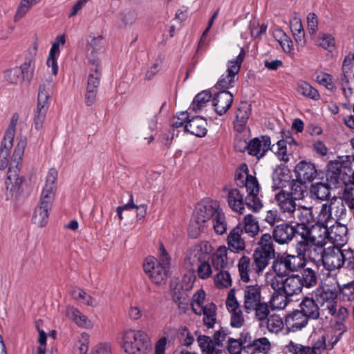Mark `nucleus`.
Here are the masks:
<instances>
[{
    "mask_svg": "<svg viewBox=\"0 0 354 354\" xmlns=\"http://www.w3.org/2000/svg\"><path fill=\"white\" fill-rule=\"evenodd\" d=\"M53 79L46 80L40 84L38 92V104L34 117V126L37 130L43 127L48 107V100L53 94Z\"/></svg>",
    "mask_w": 354,
    "mask_h": 354,
    "instance_id": "10",
    "label": "nucleus"
},
{
    "mask_svg": "<svg viewBox=\"0 0 354 354\" xmlns=\"http://www.w3.org/2000/svg\"><path fill=\"white\" fill-rule=\"evenodd\" d=\"M234 179L237 185L246 188V205L253 212H259L263 207V203L259 196L260 187L257 179L251 174L241 172H236Z\"/></svg>",
    "mask_w": 354,
    "mask_h": 354,
    "instance_id": "7",
    "label": "nucleus"
},
{
    "mask_svg": "<svg viewBox=\"0 0 354 354\" xmlns=\"http://www.w3.org/2000/svg\"><path fill=\"white\" fill-rule=\"evenodd\" d=\"M346 216V209L344 201L341 198L333 197L329 201L322 204L318 214L321 222H330L344 218Z\"/></svg>",
    "mask_w": 354,
    "mask_h": 354,
    "instance_id": "11",
    "label": "nucleus"
},
{
    "mask_svg": "<svg viewBox=\"0 0 354 354\" xmlns=\"http://www.w3.org/2000/svg\"><path fill=\"white\" fill-rule=\"evenodd\" d=\"M281 161L288 162L289 155L287 153V146L284 145L283 141H278L276 145H272L271 149Z\"/></svg>",
    "mask_w": 354,
    "mask_h": 354,
    "instance_id": "62",
    "label": "nucleus"
},
{
    "mask_svg": "<svg viewBox=\"0 0 354 354\" xmlns=\"http://www.w3.org/2000/svg\"><path fill=\"white\" fill-rule=\"evenodd\" d=\"M65 43V35H57L55 38V41L53 43L50 50L46 64L48 67L51 68V73L54 75H56L58 72V65L57 60L60 54L59 46H64Z\"/></svg>",
    "mask_w": 354,
    "mask_h": 354,
    "instance_id": "29",
    "label": "nucleus"
},
{
    "mask_svg": "<svg viewBox=\"0 0 354 354\" xmlns=\"http://www.w3.org/2000/svg\"><path fill=\"white\" fill-rule=\"evenodd\" d=\"M271 344L268 338L261 337L244 346V351L248 354L266 353L270 351Z\"/></svg>",
    "mask_w": 354,
    "mask_h": 354,
    "instance_id": "38",
    "label": "nucleus"
},
{
    "mask_svg": "<svg viewBox=\"0 0 354 354\" xmlns=\"http://www.w3.org/2000/svg\"><path fill=\"white\" fill-rule=\"evenodd\" d=\"M57 171L55 168H50L48 170L39 202L41 205L44 204L52 207L57 189Z\"/></svg>",
    "mask_w": 354,
    "mask_h": 354,
    "instance_id": "17",
    "label": "nucleus"
},
{
    "mask_svg": "<svg viewBox=\"0 0 354 354\" xmlns=\"http://www.w3.org/2000/svg\"><path fill=\"white\" fill-rule=\"evenodd\" d=\"M274 199L280 211L288 220L294 217V212L297 206L294 198L288 195V193L281 190L275 194Z\"/></svg>",
    "mask_w": 354,
    "mask_h": 354,
    "instance_id": "21",
    "label": "nucleus"
},
{
    "mask_svg": "<svg viewBox=\"0 0 354 354\" xmlns=\"http://www.w3.org/2000/svg\"><path fill=\"white\" fill-rule=\"evenodd\" d=\"M253 261L255 269L259 273H262L265 268L268 266L269 262L271 259H274L269 255L261 253L254 250L252 254Z\"/></svg>",
    "mask_w": 354,
    "mask_h": 354,
    "instance_id": "49",
    "label": "nucleus"
},
{
    "mask_svg": "<svg viewBox=\"0 0 354 354\" xmlns=\"http://www.w3.org/2000/svg\"><path fill=\"white\" fill-rule=\"evenodd\" d=\"M289 296L286 295L283 292H281L279 291H274L272 295L270 303L272 308L274 310H283L284 309L288 303V297Z\"/></svg>",
    "mask_w": 354,
    "mask_h": 354,
    "instance_id": "54",
    "label": "nucleus"
},
{
    "mask_svg": "<svg viewBox=\"0 0 354 354\" xmlns=\"http://www.w3.org/2000/svg\"><path fill=\"white\" fill-rule=\"evenodd\" d=\"M158 252V259L152 257L145 259L143 269L153 282L160 284L165 282L168 277L171 259L162 244L160 245Z\"/></svg>",
    "mask_w": 354,
    "mask_h": 354,
    "instance_id": "3",
    "label": "nucleus"
},
{
    "mask_svg": "<svg viewBox=\"0 0 354 354\" xmlns=\"http://www.w3.org/2000/svg\"><path fill=\"white\" fill-rule=\"evenodd\" d=\"M308 323V319L299 310H295L288 313L285 319V324L288 331L295 333L301 330Z\"/></svg>",
    "mask_w": 354,
    "mask_h": 354,
    "instance_id": "27",
    "label": "nucleus"
},
{
    "mask_svg": "<svg viewBox=\"0 0 354 354\" xmlns=\"http://www.w3.org/2000/svg\"><path fill=\"white\" fill-rule=\"evenodd\" d=\"M137 19L138 15L136 11L125 10L119 14L117 25L120 28H126L133 25Z\"/></svg>",
    "mask_w": 354,
    "mask_h": 354,
    "instance_id": "47",
    "label": "nucleus"
},
{
    "mask_svg": "<svg viewBox=\"0 0 354 354\" xmlns=\"http://www.w3.org/2000/svg\"><path fill=\"white\" fill-rule=\"evenodd\" d=\"M288 193L296 201L303 199L306 193V186L300 180H292L290 183V191Z\"/></svg>",
    "mask_w": 354,
    "mask_h": 354,
    "instance_id": "52",
    "label": "nucleus"
},
{
    "mask_svg": "<svg viewBox=\"0 0 354 354\" xmlns=\"http://www.w3.org/2000/svg\"><path fill=\"white\" fill-rule=\"evenodd\" d=\"M197 342L202 354H223L221 348L216 346L215 342L208 336L201 335L197 338Z\"/></svg>",
    "mask_w": 354,
    "mask_h": 354,
    "instance_id": "44",
    "label": "nucleus"
},
{
    "mask_svg": "<svg viewBox=\"0 0 354 354\" xmlns=\"http://www.w3.org/2000/svg\"><path fill=\"white\" fill-rule=\"evenodd\" d=\"M302 268L303 263L297 254H278L274 258L271 266L274 274L267 275L266 283L270 287H278L281 279L286 277L290 272H297Z\"/></svg>",
    "mask_w": 354,
    "mask_h": 354,
    "instance_id": "1",
    "label": "nucleus"
},
{
    "mask_svg": "<svg viewBox=\"0 0 354 354\" xmlns=\"http://www.w3.org/2000/svg\"><path fill=\"white\" fill-rule=\"evenodd\" d=\"M328 223L321 222L317 216V223L310 229L299 232L302 239L311 241L320 246H324L328 243Z\"/></svg>",
    "mask_w": 354,
    "mask_h": 354,
    "instance_id": "15",
    "label": "nucleus"
},
{
    "mask_svg": "<svg viewBox=\"0 0 354 354\" xmlns=\"http://www.w3.org/2000/svg\"><path fill=\"white\" fill-rule=\"evenodd\" d=\"M245 56V50L243 48H241L240 53L236 59L228 61L227 74L222 75L216 84L218 89L227 91V89L234 86L235 82L238 80L237 75L240 71Z\"/></svg>",
    "mask_w": 354,
    "mask_h": 354,
    "instance_id": "13",
    "label": "nucleus"
},
{
    "mask_svg": "<svg viewBox=\"0 0 354 354\" xmlns=\"http://www.w3.org/2000/svg\"><path fill=\"white\" fill-rule=\"evenodd\" d=\"M297 91L299 94L311 99L315 100L319 97L317 91L306 82L298 83Z\"/></svg>",
    "mask_w": 354,
    "mask_h": 354,
    "instance_id": "58",
    "label": "nucleus"
},
{
    "mask_svg": "<svg viewBox=\"0 0 354 354\" xmlns=\"http://www.w3.org/2000/svg\"><path fill=\"white\" fill-rule=\"evenodd\" d=\"M299 180L304 182H311L316 178L317 170L315 166L309 162L301 161L295 167Z\"/></svg>",
    "mask_w": 354,
    "mask_h": 354,
    "instance_id": "35",
    "label": "nucleus"
},
{
    "mask_svg": "<svg viewBox=\"0 0 354 354\" xmlns=\"http://www.w3.org/2000/svg\"><path fill=\"white\" fill-rule=\"evenodd\" d=\"M348 241V229L346 225L335 222L328 227V242L335 246H343Z\"/></svg>",
    "mask_w": 354,
    "mask_h": 354,
    "instance_id": "26",
    "label": "nucleus"
},
{
    "mask_svg": "<svg viewBox=\"0 0 354 354\" xmlns=\"http://www.w3.org/2000/svg\"><path fill=\"white\" fill-rule=\"evenodd\" d=\"M221 209L216 201H209L198 205L191 220L188 233L192 238H197L205 227V224L212 220Z\"/></svg>",
    "mask_w": 354,
    "mask_h": 354,
    "instance_id": "6",
    "label": "nucleus"
},
{
    "mask_svg": "<svg viewBox=\"0 0 354 354\" xmlns=\"http://www.w3.org/2000/svg\"><path fill=\"white\" fill-rule=\"evenodd\" d=\"M196 313L198 315H203V323L209 328H212L216 320V306L212 302L206 304L203 307L200 308Z\"/></svg>",
    "mask_w": 354,
    "mask_h": 354,
    "instance_id": "40",
    "label": "nucleus"
},
{
    "mask_svg": "<svg viewBox=\"0 0 354 354\" xmlns=\"http://www.w3.org/2000/svg\"><path fill=\"white\" fill-rule=\"evenodd\" d=\"M65 315L71 320L74 322L80 327H85L87 324V317L82 314L77 309L68 306L64 310Z\"/></svg>",
    "mask_w": 354,
    "mask_h": 354,
    "instance_id": "50",
    "label": "nucleus"
},
{
    "mask_svg": "<svg viewBox=\"0 0 354 354\" xmlns=\"http://www.w3.org/2000/svg\"><path fill=\"white\" fill-rule=\"evenodd\" d=\"M246 342H243L241 339L228 337L226 348L231 354H239L242 349L244 350Z\"/></svg>",
    "mask_w": 354,
    "mask_h": 354,
    "instance_id": "61",
    "label": "nucleus"
},
{
    "mask_svg": "<svg viewBox=\"0 0 354 354\" xmlns=\"http://www.w3.org/2000/svg\"><path fill=\"white\" fill-rule=\"evenodd\" d=\"M299 274L302 288H310L317 283V272L310 268H304Z\"/></svg>",
    "mask_w": 354,
    "mask_h": 354,
    "instance_id": "45",
    "label": "nucleus"
},
{
    "mask_svg": "<svg viewBox=\"0 0 354 354\" xmlns=\"http://www.w3.org/2000/svg\"><path fill=\"white\" fill-rule=\"evenodd\" d=\"M185 131L197 137H203L207 133L206 122L201 117H195L185 124Z\"/></svg>",
    "mask_w": 354,
    "mask_h": 354,
    "instance_id": "37",
    "label": "nucleus"
},
{
    "mask_svg": "<svg viewBox=\"0 0 354 354\" xmlns=\"http://www.w3.org/2000/svg\"><path fill=\"white\" fill-rule=\"evenodd\" d=\"M234 96L228 91H223L214 95L212 99L215 111L219 115L225 114L231 107Z\"/></svg>",
    "mask_w": 354,
    "mask_h": 354,
    "instance_id": "30",
    "label": "nucleus"
},
{
    "mask_svg": "<svg viewBox=\"0 0 354 354\" xmlns=\"http://www.w3.org/2000/svg\"><path fill=\"white\" fill-rule=\"evenodd\" d=\"M315 243L302 239L295 246L297 256L301 259L303 268L306 265V259L308 258L312 261H322V257L325 254L326 248Z\"/></svg>",
    "mask_w": 354,
    "mask_h": 354,
    "instance_id": "16",
    "label": "nucleus"
},
{
    "mask_svg": "<svg viewBox=\"0 0 354 354\" xmlns=\"http://www.w3.org/2000/svg\"><path fill=\"white\" fill-rule=\"evenodd\" d=\"M212 98V95L208 91H203L197 94L194 98L190 109L197 113L205 107Z\"/></svg>",
    "mask_w": 354,
    "mask_h": 354,
    "instance_id": "51",
    "label": "nucleus"
},
{
    "mask_svg": "<svg viewBox=\"0 0 354 354\" xmlns=\"http://www.w3.org/2000/svg\"><path fill=\"white\" fill-rule=\"evenodd\" d=\"M205 298V292L203 290L200 289L195 292L192 297L191 306L194 313H198L200 308L203 307Z\"/></svg>",
    "mask_w": 354,
    "mask_h": 354,
    "instance_id": "63",
    "label": "nucleus"
},
{
    "mask_svg": "<svg viewBox=\"0 0 354 354\" xmlns=\"http://www.w3.org/2000/svg\"><path fill=\"white\" fill-rule=\"evenodd\" d=\"M280 284L276 287H271L274 291H279L288 296L298 295L302 291V286L298 274H292L280 279Z\"/></svg>",
    "mask_w": 354,
    "mask_h": 354,
    "instance_id": "20",
    "label": "nucleus"
},
{
    "mask_svg": "<svg viewBox=\"0 0 354 354\" xmlns=\"http://www.w3.org/2000/svg\"><path fill=\"white\" fill-rule=\"evenodd\" d=\"M313 221V214L311 207L305 206H297L294 212V217L290 218L289 222L297 223V227L300 231L306 230L307 224Z\"/></svg>",
    "mask_w": 354,
    "mask_h": 354,
    "instance_id": "28",
    "label": "nucleus"
},
{
    "mask_svg": "<svg viewBox=\"0 0 354 354\" xmlns=\"http://www.w3.org/2000/svg\"><path fill=\"white\" fill-rule=\"evenodd\" d=\"M353 259L354 250L333 246L326 248L325 254L322 257V263L324 268L333 271L342 268L346 260L351 261Z\"/></svg>",
    "mask_w": 354,
    "mask_h": 354,
    "instance_id": "9",
    "label": "nucleus"
},
{
    "mask_svg": "<svg viewBox=\"0 0 354 354\" xmlns=\"http://www.w3.org/2000/svg\"><path fill=\"white\" fill-rule=\"evenodd\" d=\"M227 201L229 207L235 212L243 214L245 209V198L236 188H231L227 190Z\"/></svg>",
    "mask_w": 354,
    "mask_h": 354,
    "instance_id": "34",
    "label": "nucleus"
},
{
    "mask_svg": "<svg viewBox=\"0 0 354 354\" xmlns=\"http://www.w3.org/2000/svg\"><path fill=\"white\" fill-rule=\"evenodd\" d=\"M288 169H277L273 174V182L274 185L279 188L285 186L284 183L290 178Z\"/></svg>",
    "mask_w": 354,
    "mask_h": 354,
    "instance_id": "59",
    "label": "nucleus"
},
{
    "mask_svg": "<svg viewBox=\"0 0 354 354\" xmlns=\"http://www.w3.org/2000/svg\"><path fill=\"white\" fill-rule=\"evenodd\" d=\"M237 268L240 278L243 282H248L250 280V277L261 274L255 269L250 257L245 255L239 259Z\"/></svg>",
    "mask_w": 354,
    "mask_h": 354,
    "instance_id": "32",
    "label": "nucleus"
},
{
    "mask_svg": "<svg viewBox=\"0 0 354 354\" xmlns=\"http://www.w3.org/2000/svg\"><path fill=\"white\" fill-rule=\"evenodd\" d=\"M243 232H245L248 236L254 237L259 232V222L256 217L252 214L245 216L243 221Z\"/></svg>",
    "mask_w": 354,
    "mask_h": 354,
    "instance_id": "46",
    "label": "nucleus"
},
{
    "mask_svg": "<svg viewBox=\"0 0 354 354\" xmlns=\"http://www.w3.org/2000/svg\"><path fill=\"white\" fill-rule=\"evenodd\" d=\"M243 308L247 313H254L255 318L262 322L270 314L268 303L263 300L259 285L247 286L243 289Z\"/></svg>",
    "mask_w": 354,
    "mask_h": 354,
    "instance_id": "4",
    "label": "nucleus"
},
{
    "mask_svg": "<svg viewBox=\"0 0 354 354\" xmlns=\"http://www.w3.org/2000/svg\"><path fill=\"white\" fill-rule=\"evenodd\" d=\"M263 322H266L268 331L272 333H277L281 331L283 326L282 319L276 314L268 315Z\"/></svg>",
    "mask_w": 354,
    "mask_h": 354,
    "instance_id": "55",
    "label": "nucleus"
},
{
    "mask_svg": "<svg viewBox=\"0 0 354 354\" xmlns=\"http://www.w3.org/2000/svg\"><path fill=\"white\" fill-rule=\"evenodd\" d=\"M316 295L322 315L326 318L330 315L336 322H344L348 317V309L339 304L335 290L328 286L322 287L317 290Z\"/></svg>",
    "mask_w": 354,
    "mask_h": 354,
    "instance_id": "2",
    "label": "nucleus"
},
{
    "mask_svg": "<svg viewBox=\"0 0 354 354\" xmlns=\"http://www.w3.org/2000/svg\"><path fill=\"white\" fill-rule=\"evenodd\" d=\"M333 187L328 186V184L317 183H313L310 186V196L313 198H315L319 201L327 200L330 196V189Z\"/></svg>",
    "mask_w": 354,
    "mask_h": 354,
    "instance_id": "43",
    "label": "nucleus"
},
{
    "mask_svg": "<svg viewBox=\"0 0 354 354\" xmlns=\"http://www.w3.org/2000/svg\"><path fill=\"white\" fill-rule=\"evenodd\" d=\"M290 222L282 223L277 225L272 231V237L275 242L280 245L288 244L292 241L296 234L301 231L290 225Z\"/></svg>",
    "mask_w": 354,
    "mask_h": 354,
    "instance_id": "18",
    "label": "nucleus"
},
{
    "mask_svg": "<svg viewBox=\"0 0 354 354\" xmlns=\"http://www.w3.org/2000/svg\"><path fill=\"white\" fill-rule=\"evenodd\" d=\"M120 344L127 354H148L151 341L145 331L129 328L121 333Z\"/></svg>",
    "mask_w": 354,
    "mask_h": 354,
    "instance_id": "5",
    "label": "nucleus"
},
{
    "mask_svg": "<svg viewBox=\"0 0 354 354\" xmlns=\"http://www.w3.org/2000/svg\"><path fill=\"white\" fill-rule=\"evenodd\" d=\"M100 59L93 56L90 58V99L95 98L101 81Z\"/></svg>",
    "mask_w": 354,
    "mask_h": 354,
    "instance_id": "23",
    "label": "nucleus"
},
{
    "mask_svg": "<svg viewBox=\"0 0 354 354\" xmlns=\"http://www.w3.org/2000/svg\"><path fill=\"white\" fill-rule=\"evenodd\" d=\"M228 249L226 246H219L213 253L211 259L213 268L216 270H226L232 262L227 257Z\"/></svg>",
    "mask_w": 354,
    "mask_h": 354,
    "instance_id": "33",
    "label": "nucleus"
},
{
    "mask_svg": "<svg viewBox=\"0 0 354 354\" xmlns=\"http://www.w3.org/2000/svg\"><path fill=\"white\" fill-rule=\"evenodd\" d=\"M290 354H322L326 348V337L324 335L313 339L310 344H303L292 340L288 342L285 346Z\"/></svg>",
    "mask_w": 354,
    "mask_h": 354,
    "instance_id": "14",
    "label": "nucleus"
},
{
    "mask_svg": "<svg viewBox=\"0 0 354 354\" xmlns=\"http://www.w3.org/2000/svg\"><path fill=\"white\" fill-rule=\"evenodd\" d=\"M225 305L231 314V326L235 328L241 327L244 323V317L234 289L228 292Z\"/></svg>",
    "mask_w": 354,
    "mask_h": 354,
    "instance_id": "19",
    "label": "nucleus"
},
{
    "mask_svg": "<svg viewBox=\"0 0 354 354\" xmlns=\"http://www.w3.org/2000/svg\"><path fill=\"white\" fill-rule=\"evenodd\" d=\"M51 207L47 206L44 204H39L35 209L34 214L32 218V222L37 225L39 227H44L46 225L48 221L49 211Z\"/></svg>",
    "mask_w": 354,
    "mask_h": 354,
    "instance_id": "42",
    "label": "nucleus"
},
{
    "mask_svg": "<svg viewBox=\"0 0 354 354\" xmlns=\"http://www.w3.org/2000/svg\"><path fill=\"white\" fill-rule=\"evenodd\" d=\"M24 69L20 67H15L6 70L4 72V79L10 84H17L24 79Z\"/></svg>",
    "mask_w": 354,
    "mask_h": 354,
    "instance_id": "56",
    "label": "nucleus"
},
{
    "mask_svg": "<svg viewBox=\"0 0 354 354\" xmlns=\"http://www.w3.org/2000/svg\"><path fill=\"white\" fill-rule=\"evenodd\" d=\"M212 226L217 234H225L227 229L225 216L221 208L212 219Z\"/></svg>",
    "mask_w": 354,
    "mask_h": 354,
    "instance_id": "48",
    "label": "nucleus"
},
{
    "mask_svg": "<svg viewBox=\"0 0 354 354\" xmlns=\"http://www.w3.org/2000/svg\"><path fill=\"white\" fill-rule=\"evenodd\" d=\"M243 229L239 225L230 230L227 238V248L234 253H240L245 249V239L242 237Z\"/></svg>",
    "mask_w": 354,
    "mask_h": 354,
    "instance_id": "25",
    "label": "nucleus"
},
{
    "mask_svg": "<svg viewBox=\"0 0 354 354\" xmlns=\"http://www.w3.org/2000/svg\"><path fill=\"white\" fill-rule=\"evenodd\" d=\"M14 133L12 130L6 131L0 148V169H4L8 165L10 151L13 145Z\"/></svg>",
    "mask_w": 354,
    "mask_h": 354,
    "instance_id": "36",
    "label": "nucleus"
},
{
    "mask_svg": "<svg viewBox=\"0 0 354 354\" xmlns=\"http://www.w3.org/2000/svg\"><path fill=\"white\" fill-rule=\"evenodd\" d=\"M216 271L218 273L214 277L216 287L220 289L230 287L232 284V279L227 269Z\"/></svg>",
    "mask_w": 354,
    "mask_h": 354,
    "instance_id": "53",
    "label": "nucleus"
},
{
    "mask_svg": "<svg viewBox=\"0 0 354 354\" xmlns=\"http://www.w3.org/2000/svg\"><path fill=\"white\" fill-rule=\"evenodd\" d=\"M209 259V251L207 243L195 245L187 253L185 261L192 268Z\"/></svg>",
    "mask_w": 354,
    "mask_h": 354,
    "instance_id": "24",
    "label": "nucleus"
},
{
    "mask_svg": "<svg viewBox=\"0 0 354 354\" xmlns=\"http://www.w3.org/2000/svg\"><path fill=\"white\" fill-rule=\"evenodd\" d=\"M299 310L308 319H317L322 314L320 305L312 297H305L299 304Z\"/></svg>",
    "mask_w": 354,
    "mask_h": 354,
    "instance_id": "31",
    "label": "nucleus"
},
{
    "mask_svg": "<svg viewBox=\"0 0 354 354\" xmlns=\"http://www.w3.org/2000/svg\"><path fill=\"white\" fill-rule=\"evenodd\" d=\"M196 266H197V273L200 279H206L211 277L212 274V268L208 262V260H206Z\"/></svg>",
    "mask_w": 354,
    "mask_h": 354,
    "instance_id": "64",
    "label": "nucleus"
},
{
    "mask_svg": "<svg viewBox=\"0 0 354 354\" xmlns=\"http://www.w3.org/2000/svg\"><path fill=\"white\" fill-rule=\"evenodd\" d=\"M353 161L354 156H342L338 160L330 161L326 176L328 186L337 188L342 180L343 174L346 173L345 170L351 167Z\"/></svg>",
    "mask_w": 354,
    "mask_h": 354,
    "instance_id": "12",
    "label": "nucleus"
},
{
    "mask_svg": "<svg viewBox=\"0 0 354 354\" xmlns=\"http://www.w3.org/2000/svg\"><path fill=\"white\" fill-rule=\"evenodd\" d=\"M26 145L25 140L21 139L18 142L9 164L5 184L7 189H10V191L19 189L23 181L22 178L19 176V169L18 167L24 156Z\"/></svg>",
    "mask_w": 354,
    "mask_h": 354,
    "instance_id": "8",
    "label": "nucleus"
},
{
    "mask_svg": "<svg viewBox=\"0 0 354 354\" xmlns=\"http://www.w3.org/2000/svg\"><path fill=\"white\" fill-rule=\"evenodd\" d=\"M251 112V105L247 102H241L236 111V120L234 122V128L241 132L243 127L247 123Z\"/></svg>",
    "mask_w": 354,
    "mask_h": 354,
    "instance_id": "39",
    "label": "nucleus"
},
{
    "mask_svg": "<svg viewBox=\"0 0 354 354\" xmlns=\"http://www.w3.org/2000/svg\"><path fill=\"white\" fill-rule=\"evenodd\" d=\"M288 169H277L273 174V182L274 185L279 188L285 186L284 183L290 178Z\"/></svg>",
    "mask_w": 354,
    "mask_h": 354,
    "instance_id": "60",
    "label": "nucleus"
},
{
    "mask_svg": "<svg viewBox=\"0 0 354 354\" xmlns=\"http://www.w3.org/2000/svg\"><path fill=\"white\" fill-rule=\"evenodd\" d=\"M246 147L250 155L260 159L266 155L267 151L271 149L270 138L268 136L255 138L251 140Z\"/></svg>",
    "mask_w": 354,
    "mask_h": 354,
    "instance_id": "22",
    "label": "nucleus"
},
{
    "mask_svg": "<svg viewBox=\"0 0 354 354\" xmlns=\"http://www.w3.org/2000/svg\"><path fill=\"white\" fill-rule=\"evenodd\" d=\"M290 28L296 41L303 43L304 41V30L301 19L294 17L290 22Z\"/></svg>",
    "mask_w": 354,
    "mask_h": 354,
    "instance_id": "57",
    "label": "nucleus"
},
{
    "mask_svg": "<svg viewBox=\"0 0 354 354\" xmlns=\"http://www.w3.org/2000/svg\"><path fill=\"white\" fill-rule=\"evenodd\" d=\"M273 240L274 239L271 234L268 233L262 234L257 242L255 250L274 258L277 253Z\"/></svg>",
    "mask_w": 354,
    "mask_h": 354,
    "instance_id": "41",
    "label": "nucleus"
}]
</instances>
